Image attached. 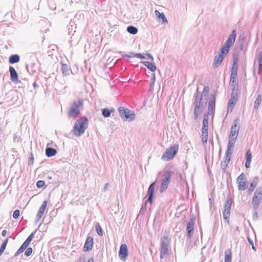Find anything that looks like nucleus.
Here are the masks:
<instances>
[{
	"mask_svg": "<svg viewBox=\"0 0 262 262\" xmlns=\"http://www.w3.org/2000/svg\"><path fill=\"white\" fill-rule=\"evenodd\" d=\"M207 103V101H205L204 99L199 96V92L198 89L194 101V104L195 105L194 111L195 120L198 119L199 115L206 107Z\"/></svg>",
	"mask_w": 262,
	"mask_h": 262,
	"instance_id": "1",
	"label": "nucleus"
},
{
	"mask_svg": "<svg viewBox=\"0 0 262 262\" xmlns=\"http://www.w3.org/2000/svg\"><path fill=\"white\" fill-rule=\"evenodd\" d=\"M239 130V125L238 123V120L235 119L234 120L233 123L231 126L229 136V141L228 143L229 150H230V148H233L234 145L238 136Z\"/></svg>",
	"mask_w": 262,
	"mask_h": 262,
	"instance_id": "2",
	"label": "nucleus"
},
{
	"mask_svg": "<svg viewBox=\"0 0 262 262\" xmlns=\"http://www.w3.org/2000/svg\"><path fill=\"white\" fill-rule=\"evenodd\" d=\"M88 126L87 118L83 117L78 119L75 123L73 130L75 136H80L85 132Z\"/></svg>",
	"mask_w": 262,
	"mask_h": 262,
	"instance_id": "3",
	"label": "nucleus"
},
{
	"mask_svg": "<svg viewBox=\"0 0 262 262\" xmlns=\"http://www.w3.org/2000/svg\"><path fill=\"white\" fill-rule=\"evenodd\" d=\"M118 112L121 118L124 121H132L135 119V114L133 111L123 106H120L118 109Z\"/></svg>",
	"mask_w": 262,
	"mask_h": 262,
	"instance_id": "4",
	"label": "nucleus"
},
{
	"mask_svg": "<svg viewBox=\"0 0 262 262\" xmlns=\"http://www.w3.org/2000/svg\"><path fill=\"white\" fill-rule=\"evenodd\" d=\"M83 106V100H79L73 102L70 106L69 111V116L72 118H76L80 113V110Z\"/></svg>",
	"mask_w": 262,
	"mask_h": 262,
	"instance_id": "5",
	"label": "nucleus"
},
{
	"mask_svg": "<svg viewBox=\"0 0 262 262\" xmlns=\"http://www.w3.org/2000/svg\"><path fill=\"white\" fill-rule=\"evenodd\" d=\"M236 36V31L233 30L229 35L227 40L225 41L222 48V53H228L230 48L235 42Z\"/></svg>",
	"mask_w": 262,
	"mask_h": 262,
	"instance_id": "6",
	"label": "nucleus"
},
{
	"mask_svg": "<svg viewBox=\"0 0 262 262\" xmlns=\"http://www.w3.org/2000/svg\"><path fill=\"white\" fill-rule=\"evenodd\" d=\"M179 145L174 144L167 149L162 156V159H166L167 160L172 159L177 154L179 150Z\"/></svg>",
	"mask_w": 262,
	"mask_h": 262,
	"instance_id": "7",
	"label": "nucleus"
},
{
	"mask_svg": "<svg viewBox=\"0 0 262 262\" xmlns=\"http://www.w3.org/2000/svg\"><path fill=\"white\" fill-rule=\"evenodd\" d=\"M170 239L167 235H164L161 238V258H164L168 254V247L169 244Z\"/></svg>",
	"mask_w": 262,
	"mask_h": 262,
	"instance_id": "8",
	"label": "nucleus"
},
{
	"mask_svg": "<svg viewBox=\"0 0 262 262\" xmlns=\"http://www.w3.org/2000/svg\"><path fill=\"white\" fill-rule=\"evenodd\" d=\"M231 205L232 200L229 196H228L227 197V200L226 201V203L224 206V211L223 212V218L225 220H227L228 222H229V219L230 216Z\"/></svg>",
	"mask_w": 262,
	"mask_h": 262,
	"instance_id": "9",
	"label": "nucleus"
},
{
	"mask_svg": "<svg viewBox=\"0 0 262 262\" xmlns=\"http://www.w3.org/2000/svg\"><path fill=\"white\" fill-rule=\"evenodd\" d=\"M262 198V189L261 188H257L255 193L252 199V203L253 204V207L255 209H257L259 204L260 202V200Z\"/></svg>",
	"mask_w": 262,
	"mask_h": 262,
	"instance_id": "10",
	"label": "nucleus"
},
{
	"mask_svg": "<svg viewBox=\"0 0 262 262\" xmlns=\"http://www.w3.org/2000/svg\"><path fill=\"white\" fill-rule=\"evenodd\" d=\"M171 174L172 172L170 171H166L164 173V177L160 188L161 192H163L167 189L171 177Z\"/></svg>",
	"mask_w": 262,
	"mask_h": 262,
	"instance_id": "11",
	"label": "nucleus"
},
{
	"mask_svg": "<svg viewBox=\"0 0 262 262\" xmlns=\"http://www.w3.org/2000/svg\"><path fill=\"white\" fill-rule=\"evenodd\" d=\"M228 53H222V48L219 52L218 55L215 56L214 59V61L212 64V66L214 68H216L219 67L222 63L224 58L227 55Z\"/></svg>",
	"mask_w": 262,
	"mask_h": 262,
	"instance_id": "12",
	"label": "nucleus"
},
{
	"mask_svg": "<svg viewBox=\"0 0 262 262\" xmlns=\"http://www.w3.org/2000/svg\"><path fill=\"white\" fill-rule=\"evenodd\" d=\"M246 176L244 173H242L237 179L238 183V188L239 190H244L246 188Z\"/></svg>",
	"mask_w": 262,
	"mask_h": 262,
	"instance_id": "13",
	"label": "nucleus"
},
{
	"mask_svg": "<svg viewBox=\"0 0 262 262\" xmlns=\"http://www.w3.org/2000/svg\"><path fill=\"white\" fill-rule=\"evenodd\" d=\"M128 255V249L126 244L121 245L119 251V257L121 260L124 261Z\"/></svg>",
	"mask_w": 262,
	"mask_h": 262,
	"instance_id": "14",
	"label": "nucleus"
},
{
	"mask_svg": "<svg viewBox=\"0 0 262 262\" xmlns=\"http://www.w3.org/2000/svg\"><path fill=\"white\" fill-rule=\"evenodd\" d=\"M208 115L205 114L203 120L202 135L208 137Z\"/></svg>",
	"mask_w": 262,
	"mask_h": 262,
	"instance_id": "15",
	"label": "nucleus"
},
{
	"mask_svg": "<svg viewBox=\"0 0 262 262\" xmlns=\"http://www.w3.org/2000/svg\"><path fill=\"white\" fill-rule=\"evenodd\" d=\"M215 104V95L211 94L208 102V115L210 114L213 111Z\"/></svg>",
	"mask_w": 262,
	"mask_h": 262,
	"instance_id": "16",
	"label": "nucleus"
},
{
	"mask_svg": "<svg viewBox=\"0 0 262 262\" xmlns=\"http://www.w3.org/2000/svg\"><path fill=\"white\" fill-rule=\"evenodd\" d=\"M93 245V238L89 236L87 237L85 244L84 245L83 250L84 251L91 250Z\"/></svg>",
	"mask_w": 262,
	"mask_h": 262,
	"instance_id": "17",
	"label": "nucleus"
},
{
	"mask_svg": "<svg viewBox=\"0 0 262 262\" xmlns=\"http://www.w3.org/2000/svg\"><path fill=\"white\" fill-rule=\"evenodd\" d=\"M10 79L14 82L18 81V74L15 68L12 66L9 67Z\"/></svg>",
	"mask_w": 262,
	"mask_h": 262,
	"instance_id": "18",
	"label": "nucleus"
},
{
	"mask_svg": "<svg viewBox=\"0 0 262 262\" xmlns=\"http://www.w3.org/2000/svg\"><path fill=\"white\" fill-rule=\"evenodd\" d=\"M155 190V182L151 183L148 188V197L147 199V201L149 202L150 204L152 202L153 196Z\"/></svg>",
	"mask_w": 262,
	"mask_h": 262,
	"instance_id": "19",
	"label": "nucleus"
},
{
	"mask_svg": "<svg viewBox=\"0 0 262 262\" xmlns=\"http://www.w3.org/2000/svg\"><path fill=\"white\" fill-rule=\"evenodd\" d=\"M194 223L192 221H190L188 223L186 230L187 231V236L190 238L193 233L194 230Z\"/></svg>",
	"mask_w": 262,
	"mask_h": 262,
	"instance_id": "20",
	"label": "nucleus"
},
{
	"mask_svg": "<svg viewBox=\"0 0 262 262\" xmlns=\"http://www.w3.org/2000/svg\"><path fill=\"white\" fill-rule=\"evenodd\" d=\"M209 93V87L208 86H206L204 88L202 94L199 92V96L204 99L205 101H207L208 99Z\"/></svg>",
	"mask_w": 262,
	"mask_h": 262,
	"instance_id": "21",
	"label": "nucleus"
},
{
	"mask_svg": "<svg viewBox=\"0 0 262 262\" xmlns=\"http://www.w3.org/2000/svg\"><path fill=\"white\" fill-rule=\"evenodd\" d=\"M141 63L146 66L151 72H154L156 70V66L152 62V61H142Z\"/></svg>",
	"mask_w": 262,
	"mask_h": 262,
	"instance_id": "22",
	"label": "nucleus"
},
{
	"mask_svg": "<svg viewBox=\"0 0 262 262\" xmlns=\"http://www.w3.org/2000/svg\"><path fill=\"white\" fill-rule=\"evenodd\" d=\"M57 153V150L52 147H47L46 149V154L47 157H51L55 155Z\"/></svg>",
	"mask_w": 262,
	"mask_h": 262,
	"instance_id": "23",
	"label": "nucleus"
},
{
	"mask_svg": "<svg viewBox=\"0 0 262 262\" xmlns=\"http://www.w3.org/2000/svg\"><path fill=\"white\" fill-rule=\"evenodd\" d=\"M237 58H233V64L232 66V69H231V75H236L237 76Z\"/></svg>",
	"mask_w": 262,
	"mask_h": 262,
	"instance_id": "24",
	"label": "nucleus"
},
{
	"mask_svg": "<svg viewBox=\"0 0 262 262\" xmlns=\"http://www.w3.org/2000/svg\"><path fill=\"white\" fill-rule=\"evenodd\" d=\"M20 60V57L17 54H14L10 56L9 62L11 64L18 62Z\"/></svg>",
	"mask_w": 262,
	"mask_h": 262,
	"instance_id": "25",
	"label": "nucleus"
},
{
	"mask_svg": "<svg viewBox=\"0 0 262 262\" xmlns=\"http://www.w3.org/2000/svg\"><path fill=\"white\" fill-rule=\"evenodd\" d=\"M233 148H230V150H229V147H227V149L226 153V157L224 158V162L225 163H229L230 160V157L232 152Z\"/></svg>",
	"mask_w": 262,
	"mask_h": 262,
	"instance_id": "26",
	"label": "nucleus"
},
{
	"mask_svg": "<svg viewBox=\"0 0 262 262\" xmlns=\"http://www.w3.org/2000/svg\"><path fill=\"white\" fill-rule=\"evenodd\" d=\"M225 262H231L232 252L230 249L225 251Z\"/></svg>",
	"mask_w": 262,
	"mask_h": 262,
	"instance_id": "27",
	"label": "nucleus"
},
{
	"mask_svg": "<svg viewBox=\"0 0 262 262\" xmlns=\"http://www.w3.org/2000/svg\"><path fill=\"white\" fill-rule=\"evenodd\" d=\"M258 181V178H255L253 179V181L251 183L250 187L249 188V192L251 193L253 190L254 188L256 186L257 182Z\"/></svg>",
	"mask_w": 262,
	"mask_h": 262,
	"instance_id": "28",
	"label": "nucleus"
},
{
	"mask_svg": "<svg viewBox=\"0 0 262 262\" xmlns=\"http://www.w3.org/2000/svg\"><path fill=\"white\" fill-rule=\"evenodd\" d=\"M236 101L237 99L235 98V97L232 95L228 104V105H229V107H231V110H233Z\"/></svg>",
	"mask_w": 262,
	"mask_h": 262,
	"instance_id": "29",
	"label": "nucleus"
},
{
	"mask_svg": "<svg viewBox=\"0 0 262 262\" xmlns=\"http://www.w3.org/2000/svg\"><path fill=\"white\" fill-rule=\"evenodd\" d=\"M126 30L128 33L133 35L137 34L138 31L137 28L133 26H128Z\"/></svg>",
	"mask_w": 262,
	"mask_h": 262,
	"instance_id": "30",
	"label": "nucleus"
},
{
	"mask_svg": "<svg viewBox=\"0 0 262 262\" xmlns=\"http://www.w3.org/2000/svg\"><path fill=\"white\" fill-rule=\"evenodd\" d=\"M114 111V109L113 108L111 110H110L109 109L105 108L102 110V113L103 116L105 117H108L110 116L112 112H113Z\"/></svg>",
	"mask_w": 262,
	"mask_h": 262,
	"instance_id": "31",
	"label": "nucleus"
},
{
	"mask_svg": "<svg viewBox=\"0 0 262 262\" xmlns=\"http://www.w3.org/2000/svg\"><path fill=\"white\" fill-rule=\"evenodd\" d=\"M261 95L259 94L254 102V109L257 110L258 108L259 105L261 102Z\"/></svg>",
	"mask_w": 262,
	"mask_h": 262,
	"instance_id": "32",
	"label": "nucleus"
},
{
	"mask_svg": "<svg viewBox=\"0 0 262 262\" xmlns=\"http://www.w3.org/2000/svg\"><path fill=\"white\" fill-rule=\"evenodd\" d=\"M61 69L63 75L66 76L70 74V70L67 64H62Z\"/></svg>",
	"mask_w": 262,
	"mask_h": 262,
	"instance_id": "33",
	"label": "nucleus"
},
{
	"mask_svg": "<svg viewBox=\"0 0 262 262\" xmlns=\"http://www.w3.org/2000/svg\"><path fill=\"white\" fill-rule=\"evenodd\" d=\"M37 232V230H35L33 233H32L27 238V239L24 242V243L27 245L28 246L29 245L30 243L32 240L35 234Z\"/></svg>",
	"mask_w": 262,
	"mask_h": 262,
	"instance_id": "34",
	"label": "nucleus"
},
{
	"mask_svg": "<svg viewBox=\"0 0 262 262\" xmlns=\"http://www.w3.org/2000/svg\"><path fill=\"white\" fill-rule=\"evenodd\" d=\"M246 157L245 164H250L251 161V152L250 150L246 152Z\"/></svg>",
	"mask_w": 262,
	"mask_h": 262,
	"instance_id": "35",
	"label": "nucleus"
},
{
	"mask_svg": "<svg viewBox=\"0 0 262 262\" xmlns=\"http://www.w3.org/2000/svg\"><path fill=\"white\" fill-rule=\"evenodd\" d=\"M258 64H259L258 73H259V72H262V52L260 53L259 56H258Z\"/></svg>",
	"mask_w": 262,
	"mask_h": 262,
	"instance_id": "36",
	"label": "nucleus"
},
{
	"mask_svg": "<svg viewBox=\"0 0 262 262\" xmlns=\"http://www.w3.org/2000/svg\"><path fill=\"white\" fill-rule=\"evenodd\" d=\"M8 241H9V239L7 238L3 242V243H2V244L0 247V251H3L4 252V251H5V250L6 249V247L7 244L8 242Z\"/></svg>",
	"mask_w": 262,
	"mask_h": 262,
	"instance_id": "37",
	"label": "nucleus"
},
{
	"mask_svg": "<svg viewBox=\"0 0 262 262\" xmlns=\"http://www.w3.org/2000/svg\"><path fill=\"white\" fill-rule=\"evenodd\" d=\"M47 201H44L42 204V205H41V206L40 207L39 209V211H41V212H42L43 213L45 212V209H46V208L47 207Z\"/></svg>",
	"mask_w": 262,
	"mask_h": 262,
	"instance_id": "38",
	"label": "nucleus"
},
{
	"mask_svg": "<svg viewBox=\"0 0 262 262\" xmlns=\"http://www.w3.org/2000/svg\"><path fill=\"white\" fill-rule=\"evenodd\" d=\"M96 230L97 231V233L99 235L102 236V231L101 229V227H100L99 224H97L96 225Z\"/></svg>",
	"mask_w": 262,
	"mask_h": 262,
	"instance_id": "39",
	"label": "nucleus"
},
{
	"mask_svg": "<svg viewBox=\"0 0 262 262\" xmlns=\"http://www.w3.org/2000/svg\"><path fill=\"white\" fill-rule=\"evenodd\" d=\"M159 18H161L162 19L163 23H167L168 21L165 17V14L163 13H159V15L158 16Z\"/></svg>",
	"mask_w": 262,
	"mask_h": 262,
	"instance_id": "40",
	"label": "nucleus"
},
{
	"mask_svg": "<svg viewBox=\"0 0 262 262\" xmlns=\"http://www.w3.org/2000/svg\"><path fill=\"white\" fill-rule=\"evenodd\" d=\"M43 214V213L42 212H41V211H40L38 210V211L36 214V220H35L36 222H38L39 221L40 219L42 216Z\"/></svg>",
	"mask_w": 262,
	"mask_h": 262,
	"instance_id": "41",
	"label": "nucleus"
},
{
	"mask_svg": "<svg viewBox=\"0 0 262 262\" xmlns=\"http://www.w3.org/2000/svg\"><path fill=\"white\" fill-rule=\"evenodd\" d=\"M130 54L132 55H133L134 56L137 57V58H140L141 59H145V56L140 53H134L133 52H131Z\"/></svg>",
	"mask_w": 262,
	"mask_h": 262,
	"instance_id": "42",
	"label": "nucleus"
},
{
	"mask_svg": "<svg viewBox=\"0 0 262 262\" xmlns=\"http://www.w3.org/2000/svg\"><path fill=\"white\" fill-rule=\"evenodd\" d=\"M20 214V211L18 209L15 210L13 213V217L14 219H17L18 217Z\"/></svg>",
	"mask_w": 262,
	"mask_h": 262,
	"instance_id": "43",
	"label": "nucleus"
},
{
	"mask_svg": "<svg viewBox=\"0 0 262 262\" xmlns=\"http://www.w3.org/2000/svg\"><path fill=\"white\" fill-rule=\"evenodd\" d=\"M32 251L33 250H32V248L29 247V248H27V250L25 251V254L27 256H29L32 254Z\"/></svg>",
	"mask_w": 262,
	"mask_h": 262,
	"instance_id": "44",
	"label": "nucleus"
},
{
	"mask_svg": "<svg viewBox=\"0 0 262 262\" xmlns=\"http://www.w3.org/2000/svg\"><path fill=\"white\" fill-rule=\"evenodd\" d=\"M247 240L249 244L252 246V249L254 250H256V248L254 246V243L252 239H251L249 237H247Z\"/></svg>",
	"mask_w": 262,
	"mask_h": 262,
	"instance_id": "45",
	"label": "nucleus"
},
{
	"mask_svg": "<svg viewBox=\"0 0 262 262\" xmlns=\"http://www.w3.org/2000/svg\"><path fill=\"white\" fill-rule=\"evenodd\" d=\"M236 75H231L230 76V82L232 83V85L235 82Z\"/></svg>",
	"mask_w": 262,
	"mask_h": 262,
	"instance_id": "46",
	"label": "nucleus"
},
{
	"mask_svg": "<svg viewBox=\"0 0 262 262\" xmlns=\"http://www.w3.org/2000/svg\"><path fill=\"white\" fill-rule=\"evenodd\" d=\"M44 184H45V182L43 181H38L37 182L36 185L38 188H40L42 186H43Z\"/></svg>",
	"mask_w": 262,
	"mask_h": 262,
	"instance_id": "47",
	"label": "nucleus"
},
{
	"mask_svg": "<svg viewBox=\"0 0 262 262\" xmlns=\"http://www.w3.org/2000/svg\"><path fill=\"white\" fill-rule=\"evenodd\" d=\"M155 80H156L155 74L154 73H152V75H151L150 84L152 85H154L155 82Z\"/></svg>",
	"mask_w": 262,
	"mask_h": 262,
	"instance_id": "48",
	"label": "nucleus"
},
{
	"mask_svg": "<svg viewBox=\"0 0 262 262\" xmlns=\"http://www.w3.org/2000/svg\"><path fill=\"white\" fill-rule=\"evenodd\" d=\"M24 251V250H23L22 249V248H21L20 247H19V248L18 249V250L17 251V252L15 253V256H17L18 254H20L21 253H22L23 251Z\"/></svg>",
	"mask_w": 262,
	"mask_h": 262,
	"instance_id": "49",
	"label": "nucleus"
},
{
	"mask_svg": "<svg viewBox=\"0 0 262 262\" xmlns=\"http://www.w3.org/2000/svg\"><path fill=\"white\" fill-rule=\"evenodd\" d=\"M146 55L148 57V58L151 60V61H154V57H152L151 54H150V53H146Z\"/></svg>",
	"mask_w": 262,
	"mask_h": 262,
	"instance_id": "50",
	"label": "nucleus"
},
{
	"mask_svg": "<svg viewBox=\"0 0 262 262\" xmlns=\"http://www.w3.org/2000/svg\"><path fill=\"white\" fill-rule=\"evenodd\" d=\"M28 246L27 245L24 243L20 246V247L22 248V249L25 250L27 248Z\"/></svg>",
	"mask_w": 262,
	"mask_h": 262,
	"instance_id": "51",
	"label": "nucleus"
},
{
	"mask_svg": "<svg viewBox=\"0 0 262 262\" xmlns=\"http://www.w3.org/2000/svg\"><path fill=\"white\" fill-rule=\"evenodd\" d=\"M7 232L6 230H3L2 233V236L4 237L7 234Z\"/></svg>",
	"mask_w": 262,
	"mask_h": 262,
	"instance_id": "52",
	"label": "nucleus"
},
{
	"mask_svg": "<svg viewBox=\"0 0 262 262\" xmlns=\"http://www.w3.org/2000/svg\"><path fill=\"white\" fill-rule=\"evenodd\" d=\"M253 218L254 219H257L258 218V213L257 212H255L253 214Z\"/></svg>",
	"mask_w": 262,
	"mask_h": 262,
	"instance_id": "53",
	"label": "nucleus"
},
{
	"mask_svg": "<svg viewBox=\"0 0 262 262\" xmlns=\"http://www.w3.org/2000/svg\"><path fill=\"white\" fill-rule=\"evenodd\" d=\"M207 137H208L203 136V142H207Z\"/></svg>",
	"mask_w": 262,
	"mask_h": 262,
	"instance_id": "54",
	"label": "nucleus"
},
{
	"mask_svg": "<svg viewBox=\"0 0 262 262\" xmlns=\"http://www.w3.org/2000/svg\"><path fill=\"white\" fill-rule=\"evenodd\" d=\"M108 186H109V184L108 183L105 184V185L104 187V190H106L107 189Z\"/></svg>",
	"mask_w": 262,
	"mask_h": 262,
	"instance_id": "55",
	"label": "nucleus"
},
{
	"mask_svg": "<svg viewBox=\"0 0 262 262\" xmlns=\"http://www.w3.org/2000/svg\"><path fill=\"white\" fill-rule=\"evenodd\" d=\"M232 111V110H231V107H229V105H228V107H227L228 113L231 112Z\"/></svg>",
	"mask_w": 262,
	"mask_h": 262,
	"instance_id": "56",
	"label": "nucleus"
},
{
	"mask_svg": "<svg viewBox=\"0 0 262 262\" xmlns=\"http://www.w3.org/2000/svg\"><path fill=\"white\" fill-rule=\"evenodd\" d=\"M155 13L156 15V16H157L158 17V16L159 15V13H160V12H159V11H158V10H156V11H155Z\"/></svg>",
	"mask_w": 262,
	"mask_h": 262,
	"instance_id": "57",
	"label": "nucleus"
},
{
	"mask_svg": "<svg viewBox=\"0 0 262 262\" xmlns=\"http://www.w3.org/2000/svg\"><path fill=\"white\" fill-rule=\"evenodd\" d=\"M29 162L33 163V157L32 156L30 158Z\"/></svg>",
	"mask_w": 262,
	"mask_h": 262,
	"instance_id": "58",
	"label": "nucleus"
},
{
	"mask_svg": "<svg viewBox=\"0 0 262 262\" xmlns=\"http://www.w3.org/2000/svg\"><path fill=\"white\" fill-rule=\"evenodd\" d=\"M227 165H222V168L225 170L227 167Z\"/></svg>",
	"mask_w": 262,
	"mask_h": 262,
	"instance_id": "59",
	"label": "nucleus"
},
{
	"mask_svg": "<svg viewBox=\"0 0 262 262\" xmlns=\"http://www.w3.org/2000/svg\"><path fill=\"white\" fill-rule=\"evenodd\" d=\"M88 262H94V259L93 258H91L89 259Z\"/></svg>",
	"mask_w": 262,
	"mask_h": 262,
	"instance_id": "60",
	"label": "nucleus"
},
{
	"mask_svg": "<svg viewBox=\"0 0 262 262\" xmlns=\"http://www.w3.org/2000/svg\"><path fill=\"white\" fill-rule=\"evenodd\" d=\"M207 170H208V173H210V167H209V166H208V167H207Z\"/></svg>",
	"mask_w": 262,
	"mask_h": 262,
	"instance_id": "61",
	"label": "nucleus"
},
{
	"mask_svg": "<svg viewBox=\"0 0 262 262\" xmlns=\"http://www.w3.org/2000/svg\"><path fill=\"white\" fill-rule=\"evenodd\" d=\"M123 56L127 57L128 58H130V56L128 55H127V54L123 55Z\"/></svg>",
	"mask_w": 262,
	"mask_h": 262,
	"instance_id": "62",
	"label": "nucleus"
},
{
	"mask_svg": "<svg viewBox=\"0 0 262 262\" xmlns=\"http://www.w3.org/2000/svg\"><path fill=\"white\" fill-rule=\"evenodd\" d=\"M245 166H246V168H249V167H250V165H245Z\"/></svg>",
	"mask_w": 262,
	"mask_h": 262,
	"instance_id": "63",
	"label": "nucleus"
},
{
	"mask_svg": "<svg viewBox=\"0 0 262 262\" xmlns=\"http://www.w3.org/2000/svg\"><path fill=\"white\" fill-rule=\"evenodd\" d=\"M3 253V252L0 251V256L2 255Z\"/></svg>",
	"mask_w": 262,
	"mask_h": 262,
	"instance_id": "64",
	"label": "nucleus"
}]
</instances>
